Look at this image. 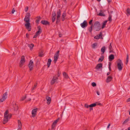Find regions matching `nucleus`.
Segmentation results:
<instances>
[{
	"label": "nucleus",
	"instance_id": "obj_15",
	"mask_svg": "<svg viewBox=\"0 0 130 130\" xmlns=\"http://www.w3.org/2000/svg\"><path fill=\"white\" fill-rule=\"evenodd\" d=\"M107 20H106L104 21L102 23L101 28L103 29L104 28H105L106 26V24Z\"/></svg>",
	"mask_w": 130,
	"mask_h": 130
},
{
	"label": "nucleus",
	"instance_id": "obj_6",
	"mask_svg": "<svg viewBox=\"0 0 130 130\" xmlns=\"http://www.w3.org/2000/svg\"><path fill=\"white\" fill-rule=\"evenodd\" d=\"M25 62V57L24 56H21V60L20 61L19 66L20 67H21L23 65V64Z\"/></svg>",
	"mask_w": 130,
	"mask_h": 130
},
{
	"label": "nucleus",
	"instance_id": "obj_51",
	"mask_svg": "<svg viewBox=\"0 0 130 130\" xmlns=\"http://www.w3.org/2000/svg\"><path fill=\"white\" fill-rule=\"evenodd\" d=\"M40 20H39L37 19L36 20V23L38 24Z\"/></svg>",
	"mask_w": 130,
	"mask_h": 130
},
{
	"label": "nucleus",
	"instance_id": "obj_22",
	"mask_svg": "<svg viewBox=\"0 0 130 130\" xmlns=\"http://www.w3.org/2000/svg\"><path fill=\"white\" fill-rule=\"evenodd\" d=\"M41 33L39 32V31H37L35 33V35H34L33 38H37L38 36Z\"/></svg>",
	"mask_w": 130,
	"mask_h": 130
},
{
	"label": "nucleus",
	"instance_id": "obj_19",
	"mask_svg": "<svg viewBox=\"0 0 130 130\" xmlns=\"http://www.w3.org/2000/svg\"><path fill=\"white\" fill-rule=\"evenodd\" d=\"M46 99L47 101V103L48 104H49L51 103V98L50 97H47L46 98Z\"/></svg>",
	"mask_w": 130,
	"mask_h": 130
},
{
	"label": "nucleus",
	"instance_id": "obj_2",
	"mask_svg": "<svg viewBox=\"0 0 130 130\" xmlns=\"http://www.w3.org/2000/svg\"><path fill=\"white\" fill-rule=\"evenodd\" d=\"M93 26L96 31H99L101 29V24L100 22L98 21L95 22Z\"/></svg>",
	"mask_w": 130,
	"mask_h": 130
},
{
	"label": "nucleus",
	"instance_id": "obj_53",
	"mask_svg": "<svg viewBox=\"0 0 130 130\" xmlns=\"http://www.w3.org/2000/svg\"><path fill=\"white\" fill-rule=\"evenodd\" d=\"M15 11V10L14 9V8H13V9H12V12H11L12 13V14H13Z\"/></svg>",
	"mask_w": 130,
	"mask_h": 130
},
{
	"label": "nucleus",
	"instance_id": "obj_32",
	"mask_svg": "<svg viewBox=\"0 0 130 130\" xmlns=\"http://www.w3.org/2000/svg\"><path fill=\"white\" fill-rule=\"evenodd\" d=\"M97 45V44L96 43H94L92 45V48H95V47Z\"/></svg>",
	"mask_w": 130,
	"mask_h": 130
},
{
	"label": "nucleus",
	"instance_id": "obj_59",
	"mask_svg": "<svg viewBox=\"0 0 130 130\" xmlns=\"http://www.w3.org/2000/svg\"><path fill=\"white\" fill-rule=\"evenodd\" d=\"M111 63L110 62H109L108 66L109 67H111Z\"/></svg>",
	"mask_w": 130,
	"mask_h": 130
},
{
	"label": "nucleus",
	"instance_id": "obj_5",
	"mask_svg": "<svg viewBox=\"0 0 130 130\" xmlns=\"http://www.w3.org/2000/svg\"><path fill=\"white\" fill-rule=\"evenodd\" d=\"M117 62V66L118 69L119 71H121L122 70L123 64L121 60L120 59H118Z\"/></svg>",
	"mask_w": 130,
	"mask_h": 130
},
{
	"label": "nucleus",
	"instance_id": "obj_34",
	"mask_svg": "<svg viewBox=\"0 0 130 130\" xmlns=\"http://www.w3.org/2000/svg\"><path fill=\"white\" fill-rule=\"evenodd\" d=\"M112 17V15H111V14H109V17L108 18V21H109L110 22H111L112 20L111 19Z\"/></svg>",
	"mask_w": 130,
	"mask_h": 130
},
{
	"label": "nucleus",
	"instance_id": "obj_39",
	"mask_svg": "<svg viewBox=\"0 0 130 130\" xmlns=\"http://www.w3.org/2000/svg\"><path fill=\"white\" fill-rule=\"evenodd\" d=\"M37 83H36L35 84L34 86L33 87H32V88L31 89L32 91L34 90L36 88V87H37Z\"/></svg>",
	"mask_w": 130,
	"mask_h": 130
},
{
	"label": "nucleus",
	"instance_id": "obj_4",
	"mask_svg": "<svg viewBox=\"0 0 130 130\" xmlns=\"http://www.w3.org/2000/svg\"><path fill=\"white\" fill-rule=\"evenodd\" d=\"M60 74L61 73H59V71H58L57 75H56L53 76L51 82V85H53L57 81L58 79V77L60 76Z\"/></svg>",
	"mask_w": 130,
	"mask_h": 130
},
{
	"label": "nucleus",
	"instance_id": "obj_47",
	"mask_svg": "<svg viewBox=\"0 0 130 130\" xmlns=\"http://www.w3.org/2000/svg\"><path fill=\"white\" fill-rule=\"evenodd\" d=\"M56 19V17H53L52 18V21L53 22H54L55 20Z\"/></svg>",
	"mask_w": 130,
	"mask_h": 130
},
{
	"label": "nucleus",
	"instance_id": "obj_42",
	"mask_svg": "<svg viewBox=\"0 0 130 130\" xmlns=\"http://www.w3.org/2000/svg\"><path fill=\"white\" fill-rule=\"evenodd\" d=\"M56 124H54V123H53L52 124V129H54V128L56 126Z\"/></svg>",
	"mask_w": 130,
	"mask_h": 130
},
{
	"label": "nucleus",
	"instance_id": "obj_43",
	"mask_svg": "<svg viewBox=\"0 0 130 130\" xmlns=\"http://www.w3.org/2000/svg\"><path fill=\"white\" fill-rule=\"evenodd\" d=\"M26 98V96L25 95V96L22 97L20 100L21 101H23Z\"/></svg>",
	"mask_w": 130,
	"mask_h": 130
},
{
	"label": "nucleus",
	"instance_id": "obj_14",
	"mask_svg": "<svg viewBox=\"0 0 130 130\" xmlns=\"http://www.w3.org/2000/svg\"><path fill=\"white\" fill-rule=\"evenodd\" d=\"M115 57L113 55L111 54L108 57V59L109 61H112L114 59Z\"/></svg>",
	"mask_w": 130,
	"mask_h": 130
},
{
	"label": "nucleus",
	"instance_id": "obj_10",
	"mask_svg": "<svg viewBox=\"0 0 130 130\" xmlns=\"http://www.w3.org/2000/svg\"><path fill=\"white\" fill-rule=\"evenodd\" d=\"M88 23L86 20H85L82 23L80 24V25L81 27L83 28H85L87 27L88 25Z\"/></svg>",
	"mask_w": 130,
	"mask_h": 130
},
{
	"label": "nucleus",
	"instance_id": "obj_25",
	"mask_svg": "<svg viewBox=\"0 0 130 130\" xmlns=\"http://www.w3.org/2000/svg\"><path fill=\"white\" fill-rule=\"evenodd\" d=\"M66 16V13H63L62 15V21H63L64 20V18Z\"/></svg>",
	"mask_w": 130,
	"mask_h": 130
},
{
	"label": "nucleus",
	"instance_id": "obj_52",
	"mask_svg": "<svg viewBox=\"0 0 130 130\" xmlns=\"http://www.w3.org/2000/svg\"><path fill=\"white\" fill-rule=\"evenodd\" d=\"M43 54H42L41 53L39 54V56L40 57H42L43 56Z\"/></svg>",
	"mask_w": 130,
	"mask_h": 130
},
{
	"label": "nucleus",
	"instance_id": "obj_27",
	"mask_svg": "<svg viewBox=\"0 0 130 130\" xmlns=\"http://www.w3.org/2000/svg\"><path fill=\"white\" fill-rule=\"evenodd\" d=\"M28 46L29 47L30 50H32L34 46V44H28Z\"/></svg>",
	"mask_w": 130,
	"mask_h": 130
},
{
	"label": "nucleus",
	"instance_id": "obj_64",
	"mask_svg": "<svg viewBox=\"0 0 130 130\" xmlns=\"http://www.w3.org/2000/svg\"><path fill=\"white\" fill-rule=\"evenodd\" d=\"M110 123H109V124H108V126H107V128H109V126H110Z\"/></svg>",
	"mask_w": 130,
	"mask_h": 130
},
{
	"label": "nucleus",
	"instance_id": "obj_28",
	"mask_svg": "<svg viewBox=\"0 0 130 130\" xmlns=\"http://www.w3.org/2000/svg\"><path fill=\"white\" fill-rule=\"evenodd\" d=\"M37 28L38 31H39V32L41 33L42 32V29L41 26H39Z\"/></svg>",
	"mask_w": 130,
	"mask_h": 130
},
{
	"label": "nucleus",
	"instance_id": "obj_30",
	"mask_svg": "<svg viewBox=\"0 0 130 130\" xmlns=\"http://www.w3.org/2000/svg\"><path fill=\"white\" fill-rule=\"evenodd\" d=\"M57 18V17L56 19V24H58L59 23L60 21V19L59 18Z\"/></svg>",
	"mask_w": 130,
	"mask_h": 130
},
{
	"label": "nucleus",
	"instance_id": "obj_56",
	"mask_svg": "<svg viewBox=\"0 0 130 130\" xmlns=\"http://www.w3.org/2000/svg\"><path fill=\"white\" fill-rule=\"evenodd\" d=\"M127 102H128L130 101V98H128L127 100L126 101Z\"/></svg>",
	"mask_w": 130,
	"mask_h": 130
},
{
	"label": "nucleus",
	"instance_id": "obj_23",
	"mask_svg": "<svg viewBox=\"0 0 130 130\" xmlns=\"http://www.w3.org/2000/svg\"><path fill=\"white\" fill-rule=\"evenodd\" d=\"M63 74L65 78L67 79L69 78L68 75L66 72H64L63 73Z\"/></svg>",
	"mask_w": 130,
	"mask_h": 130
},
{
	"label": "nucleus",
	"instance_id": "obj_29",
	"mask_svg": "<svg viewBox=\"0 0 130 130\" xmlns=\"http://www.w3.org/2000/svg\"><path fill=\"white\" fill-rule=\"evenodd\" d=\"M126 12L127 13V15H130V9L129 8H127L126 10Z\"/></svg>",
	"mask_w": 130,
	"mask_h": 130
},
{
	"label": "nucleus",
	"instance_id": "obj_46",
	"mask_svg": "<svg viewBox=\"0 0 130 130\" xmlns=\"http://www.w3.org/2000/svg\"><path fill=\"white\" fill-rule=\"evenodd\" d=\"M94 38V39H100V37H99V36L98 35L96 36H95Z\"/></svg>",
	"mask_w": 130,
	"mask_h": 130
},
{
	"label": "nucleus",
	"instance_id": "obj_60",
	"mask_svg": "<svg viewBox=\"0 0 130 130\" xmlns=\"http://www.w3.org/2000/svg\"><path fill=\"white\" fill-rule=\"evenodd\" d=\"M109 3H110L111 2V0H107Z\"/></svg>",
	"mask_w": 130,
	"mask_h": 130
},
{
	"label": "nucleus",
	"instance_id": "obj_35",
	"mask_svg": "<svg viewBox=\"0 0 130 130\" xmlns=\"http://www.w3.org/2000/svg\"><path fill=\"white\" fill-rule=\"evenodd\" d=\"M96 105V103L92 104L89 105V107H93L95 106Z\"/></svg>",
	"mask_w": 130,
	"mask_h": 130
},
{
	"label": "nucleus",
	"instance_id": "obj_50",
	"mask_svg": "<svg viewBox=\"0 0 130 130\" xmlns=\"http://www.w3.org/2000/svg\"><path fill=\"white\" fill-rule=\"evenodd\" d=\"M85 107L87 108H88L89 107V105L87 104H85Z\"/></svg>",
	"mask_w": 130,
	"mask_h": 130
},
{
	"label": "nucleus",
	"instance_id": "obj_57",
	"mask_svg": "<svg viewBox=\"0 0 130 130\" xmlns=\"http://www.w3.org/2000/svg\"><path fill=\"white\" fill-rule=\"evenodd\" d=\"M9 119L12 116L11 114H9Z\"/></svg>",
	"mask_w": 130,
	"mask_h": 130
},
{
	"label": "nucleus",
	"instance_id": "obj_20",
	"mask_svg": "<svg viewBox=\"0 0 130 130\" xmlns=\"http://www.w3.org/2000/svg\"><path fill=\"white\" fill-rule=\"evenodd\" d=\"M109 48L110 50L109 51V53H113V51L112 50V46L111 45V43H110V45H109Z\"/></svg>",
	"mask_w": 130,
	"mask_h": 130
},
{
	"label": "nucleus",
	"instance_id": "obj_40",
	"mask_svg": "<svg viewBox=\"0 0 130 130\" xmlns=\"http://www.w3.org/2000/svg\"><path fill=\"white\" fill-rule=\"evenodd\" d=\"M60 119V118H58V119L56 120L53 123L54 124H56L59 121V120Z\"/></svg>",
	"mask_w": 130,
	"mask_h": 130
},
{
	"label": "nucleus",
	"instance_id": "obj_41",
	"mask_svg": "<svg viewBox=\"0 0 130 130\" xmlns=\"http://www.w3.org/2000/svg\"><path fill=\"white\" fill-rule=\"evenodd\" d=\"M52 15L53 17H56V13L55 11H53L52 12Z\"/></svg>",
	"mask_w": 130,
	"mask_h": 130
},
{
	"label": "nucleus",
	"instance_id": "obj_33",
	"mask_svg": "<svg viewBox=\"0 0 130 130\" xmlns=\"http://www.w3.org/2000/svg\"><path fill=\"white\" fill-rule=\"evenodd\" d=\"M93 26V25H92L90 27H89L88 28V30L90 32H92V29Z\"/></svg>",
	"mask_w": 130,
	"mask_h": 130
},
{
	"label": "nucleus",
	"instance_id": "obj_55",
	"mask_svg": "<svg viewBox=\"0 0 130 130\" xmlns=\"http://www.w3.org/2000/svg\"><path fill=\"white\" fill-rule=\"evenodd\" d=\"M96 103V105H102L100 103Z\"/></svg>",
	"mask_w": 130,
	"mask_h": 130
},
{
	"label": "nucleus",
	"instance_id": "obj_17",
	"mask_svg": "<svg viewBox=\"0 0 130 130\" xmlns=\"http://www.w3.org/2000/svg\"><path fill=\"white\" fill-rule=\"evenodd\" d=\"M102 67V64L101 63H99L97 64L95 67V68L99 69Z\"/></svg>",
	"mask_w": 130,
	"mask_h": 130
},
{
	"label": "nucleus",
	"instance_id": "obj_24",
	"mask_svg": "<svg viewBox=\"0 0 130 130\" xmlns=\"http://www.w3.org/2000/svg\"><path fill=\"white\" fill-rule=\"evenodd\" d=\"M104 59V56L102 55L101 56V57L98 60V62H101Z\"/></svg>",
	"mask_w": 130,
	"mask_h": 130
},
{
	"label": "nucleus",
	"instance_id": "obj_38",
	"mask_svg": "<svg viewBox=\"0 0 130 130\" xmlns=\"http://www.w3.org/2000/svg\"><path fill=\"white\" fill-rule=\"evenodd\" d=\"M99 15L101 16H105V14L103 13H100L98 14Z\"/></svg>",
	"mask_w": 130,
	"mask_h": 130
},
{
	"label": "nucleus",
	"instance_id": "obj_1",
	"mask_svg": "<svg viewBox=\"0 0 130 130\" xmlns=\"http://www.w3.org/2000/svg\"><path fill=\"white\" fill-rule=\"evenodd\" d=\"M24 21L25 22L24 26L28 31H30L31 29V26L30 23V19L25 17Z\"/></svg>",
	"mask_w": 130,
	"mask_h": 130
},
{
	"label": "nucleus",
	"instance_id": "obj_37",
	"mask_svg": "<svg viewBox=\"0 0 130 130\" xmlns=\"http://www.w3.org/2000/svg\"><path fill=\"white\" fill-rule=\"evenodd\" d=\"M128 61V54H127V57L126 59V64H127Z\"/></svg>",
	"mask_w": 130,
	"mask_h": 130
},
{
	"label": "nucleus",
	"instance_id": "obj_3",
	"mask_svg": "<svg viewBox=\"0 0 130 130\" xmlns=\"http://www.w3.org/2000/svg\"><path fill=\"white\" fill-rule=\"evenodd\" d=\"M8 111V110H6L4 113V118L3 123L5 124L8 121V119L9 117Z\"/></svg>",
	"mask_w": 130,
	"mask_h": 130
},
{
	"label": "nucleus",
	"instance_id": "obj_11",
	"mask_svg": "<svg viewBox=\"0 0 130 130\" xmlns=\"http://www.w3.org/2000/svg\"><path fill=\"white\" fill-rule=\"evenodd\" d=\"M41 23L44 25H50V22L46 20H42L41 22Z\"/></svg>",
	"mask_w": 130,
	"mask_h": 130
},
{
	"label": "nucleus",
	"instance_id": "obj_18",
	"mask_svg": "<svg viewBox=\"0 0 130 130\" xmlns=\"http://www.w3.org/2000/svg\"><path fill=\"white\" fill-rule=\"evenodd\" d=\"M61 14V11L59 9L57 12V17L60 18Z\"/></svg>",
	"mask_w": 130,
	"mask_h": 130
},
{
	"label": "nucleus",
	"instance_id": "obj_13",
	"mask_svg": "<svg viewBox=\"0 0 130 130\" xmlns=\"http://www.w3.org/2000/svg\"><path fill=\"white\" fill-rule=\"evenodd\" d=\"M18 127L17 130H21L22 128L21 122L19 120H18Z\"/></svg>",
	"mask_w": 130,
	"mask_h": 130
},
{
	"label": "nucleus",
	"instance_id": "obj_58",
	"mask_svg": "<svg viewBox=\"0 0 130 130\" xmlns=\"http://www.w3.org/2000/svg\"><path fill=\"white\" fill-rule=\"evenodd\" d=\"M96 93H97V94L98 95H100V93H99V91H96Z\"/></svg>",
	"mask_w": 130,
	"mask_h": 130
},
{
	"label": "nucleus",
	"instance_id": "obj_16",
	"mask_svg": "<svg viewBox=\"0 0 130 130\" xmlns=\"http://www.w3.org/2000/svg\"><path fill=\"white\" fill-rule=\"evenodd\" d=\"M112 79V77L111 76H108L106 80V82L108 83L110 82Z\"/></svg>",
	"mask_w": 130,
	"mask_h": 130
},
{
	"label": "nucleus",
	"instance_id": "obj_26",
	"mask_svg": "<svg viewBox=\"0 0 130 130\" xmlns=\"http://www.w3.org/2000/svg\"><path fill=\"white\" fill-rule=\"evenodd\" d=\"M105 47L104 46L101 48V51L102 52L103 54L105 52Z\"/></svg>",
	"mask_w": 130,
	"mask_h": 130
},
{
	"label": "nucleus",
	"instance_id": "obj_9",
	"mask_svg": "<svg viewBox=\"0 0 130 130\" xmlns=\"http://www.w3.org/2000/svg\"><path fill=\"white\" fill-rule=\"evenodd\" d=\"M28 66L29 68L30 71H31L33 69V68L34 67V63L32 60H30L28 64Z\"/></svg>",
	"mask_w": 130,
	"mask_h": 130
},
{
	"label": "nucleus",
	"instance_id": "obj_31",
	"mask_svg": "<svg viewBox=\"0 0 130 130\" xmlns=\"http://www.w3.org/2000/svg\"><path fill=\"white\" fill-rule=\"evenodd\" d=\"M98 35L99 36V37H100V39H103V38L102 37V33L101 32H100V34L99 35Z\"/></svg>",
	"mask_w": 130,
	"mask_h": 130
},
{
	"label": "nucleus",
	"instance_id": "obj_21",
	"mask_svg": "<svg viewBox=\"0 0 130 130\" xmlns=\"http://www.w3.org/2000/svg\"><path fill=\"white\" fill-rule=\"evenodd\" d=\"M51 62H52V60L51 59H48V62H47V67L48 68L50 67Z\"/></svg>",
	"mask_w": 130,
	"mask_h": 130
},
{
	"label": "nucleus",
	"instance_id": "obj_12",
	"mask_svg": "<svg viewBox=\"0 0 130 130\" xmlns=\"http://www.w3.org/2000/svg\"><path fill=\"white\" fill-rule=\"evenodd\" d=\"M37 108L34 109L32 111V116L34 117L36 115V114L37 111Z\"/></svg>",
	"mask_w": 130,
	"mask_h": 130
},
{
	"label": "nucleus",
	"instance_id": "obj_63",
	"mask_svg": "<svg viewBox=\"0 0 130 130\" xmlns=\"http://www.w3.org/2000/svg\"><path fill=\"white\" fill-rule=\"evenodd\" d=\"M89 110L90 111H91L93 110V108L92 107H90Z\"/></svg>",
	"mask_w": 130,
	"mask_h": 130
},
{
	"label": "nucleus",
	"instance_id": "obj_54",
	"mask_svg": "<svg viewBox=\"0 0 130 130\" xmlns=\"http://www.w3.org/2000/svg\"><path fill=\"white\" fill-rule=\"evenodd\" d=\"M36 18L38 19V20H39L41 19V17L39 16H37Z\"/></svg>",
	"mask_w": 130,
	"mask_h": 130
},
{
	"label": "nucleus",
	"instance_id": "obj_36",
	"mask_svg": "<svg viewBox=\"0 0 130 130\" xmlns=\"http://www.w3.org/2000/svg\"><path fill=\"white\" fill-rule=\"evenodd\" d=\"M30 15L29 13H27L26 14V15L25 16V17L28 18L30 19Z\"/></svg>",
	"mask_w": 130,
	"mask_h": 130
},
{
	"label": "nucleus",
	"instance_id": "obj_45",
	"mask_svg": "<svg viewBox=\"0 0 130 130\" xmlns=\"http://www.w3.org/2000/svg\"><path fill=\"white\" fill-rule=\"evenodd\" d=\"M129 120L128 119H126L123 122V124H124L126 123Z\"/></svg>",
	"mask_w": 130,
	"mask_h": 130
},
{
	"label": "nucleus",
	"instance_id": "obj_7",
	"mask_svg": "<svg viewBox=\"0 0 130 130\" xmlns=\"http://www.w3.org/2000/svg\"><path fill=\"white\" fill-rule=\"evenodd\" d=\"M60 51H58L55 54L54 56V63H55L57 59H58V57L59 56V54Z\"/></svg>",
	"mask_w": 130,
	"mask_h": 130
},
{
	"label": "nucleus",
	"instance_id": "obj_49",
	"mask_svg": "<svg viewBox=\"0 0 130 130\" xmlns=\"http://www.w3.org/2000/svg\"><path fill=\"white\" fill-rule=\"evenodd\" d=\"M14 110H17L18 109V106H17L16 107H14Z\"/></svg>",
	"mask_w": 130,
	"mask_h": 130
},
{
	"label": "nucleus",
	"instance_id": "obj_62",
	"mask_svg": "<svg viewBox=\"0 0 130 130\" xmlns=\"http://www.w3.org/2000/svg\"><path fill=\"white\" fill-rule=\"evenodd\" d=\"M26 36V37L28 38L29 35L27 33Z\"/></svg>",
	"mask_w": 130,
	"mask_h": 130
},
{
	"label": "nucleus",
	"instance_id": "obj_48",
	"mask_svg": "<svg viewBox=\"0 0 130 130\" xmlns=\"http://www.w3.org/2000/svg\"><path fill=\"white\" fill-rule=\"evenodd\" d=\"M93 21V20H91L89 22V25H93L92 24Z\"/></svg>",
	"mask_w": 130,
	"mask_h": 130
},
{
	"label": "nucleus",
	"instance_id": "obj_61",
	"mask_svg": "<svg viewBox=\"0 0 130 130\" xmlns=\"http://www.w3.org/2000/svg\"><path fill=\"white\" fill-rule=\"evenodd\" d=\"M28 10V7H27V8L25 9V11L26 12Z\"/></svg>",
	"mask_w": 130,
	"mask_h": 130
},
{
	"label": "nucleus",
	"instance_id": "obj_44",
	"mask_svg": "<svg viewBox=\"0 0 130 130\" xmlns=\"http://www.w3.org/2000/svg\"><path fill=\"white\" fill-rule=\"evenodd\" d=\"M91 85H92V86L93 87H95L96 85V84L95 82L92 83Z\"/></svg>",
	"mask_w": 130,
	"mask_h": 130
},
{
	"label": "nucleus",
	"instance_id": "obj_8",
	"mask_svg": "<svg viewBox=\"0 0 130 130\" xmlns=\"http://www.w3.org/2000/svg\"><path fill=\"white\" fill-rule=\"evenodd\" d=\"M7 92H5L3 94L2 98L0 100L1 102H3L7 98Z\"/></svg>",
	"mask_w": 130,
	"mask_h": 130
}]
</instances>
